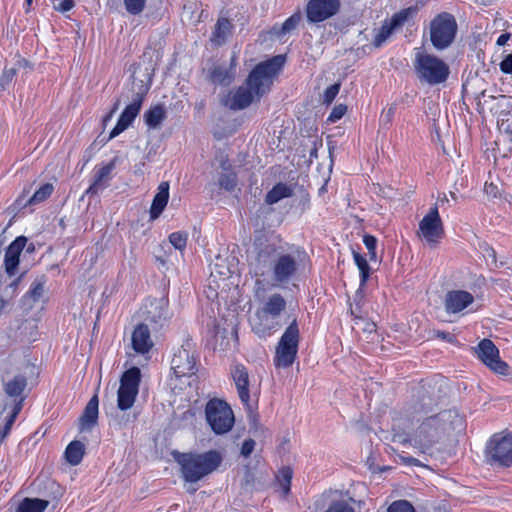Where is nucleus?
Returning <instances> with one entry per match:
<instances>
[{
    "mask_svg": "<svg viewBox=\"0 0 512 512\" xmlns=\"http://www.w3.org/2000/svg\"><path fill=\"white\" fill-rule=\"evenodd\" d=\"M117 406L120 410L131 408L136 400L138 391L119 386Z\"/></svg>",
    "mask_w": 512,
    "mask_h": 512,
    "instance_id": "36",
    "label": "nucleus"
},
{
    "mask_svg": "<svg viewBox=\"0 0 512 512\" xmlns=\"http://www.w3.org/2000/svg\"><path fill=\"white\" fill-rule=\"evenodd\" d=\"M196 364L195 344L186 339L173 355L171 370L177 378L192 376L197 371Z\"/></svg>",
    "mask_w": 512,
    "mask_h": 512,
    "instance_id": "11",
    "label": "nucleus"
},
{
    "mask_svg": "<svg viewBox=\"0 0 512 512\" xmlns=\"http://www.w3.org/2000/svg\"><path fill=\"white\" fill-rule=\"evenodd\" d=\"M484 193L486 194L487 197L491 198V199H496V198H499V197H504V195L502 194V192L500 191V189L498 188V186L492 182L488 183L486 182L485 185H484Z\"/></svg>",
    "mask_w": 512,
    "mask_h": 512,
    "instance_id": "49",
    "label": "nucleus"
},
{
    "mask_svg": "<svg viewBox=\"0 0 512 512\" xmlns=\"http://www.w3.org/2000/svg\"><path fill=\"white\" fill-rule=\"evenodd\" d=\"M219 185L221 188L232 191L237 185V176L233 172L223 173L219 178Z\"/></svg>",
    "mask_w": 512,
    "mask_h": 512,
    "instance_id": "43",
    "label": "nucleus"
},
{
    "mask_svg": "<svg viewBox=\"0 0 512 512\" xmlns=\"http://www.w3.org/2000/svg\"><path fill=\"white\" fill-rule=\"evenodd\" d=\"M474 302V296L465 290L448 291L444 299V307L448 314H457Z\"/></svg>",
    "mask_w": 512,
    "mask_h": 512,
    "instance_id": "20",
    "label": "nucleus"
},
{
    "mask_svg": "<svg viewBox=\"0 0 512 512\" xmlns=\"http://www.w3.org/2000/svg\"><path fill=\"white\" fill-rule=\"evenodd\" d=\"M299 341L300 331L297 320L294 318L276 345L273 359L276 368H288L292 366L297 357Z\"/></svg>",
    "mask_w": 512,
    "mask_h": 512,
    "instance_id": "6",
    "label": "nucleus"
},
{
    "mask_svg": "<svg viewBox=\"0 0 512 512\" xmlns=\"http://www.w3.org/2000/svg\"><path fill=\"white\" fill-rule=\"evenodd\" d=\"M285 309L286 300L281 294L274 293L270 295L257 315L265 322L271 320V323H266L264 327H254L255 332L265 335L266 330L268 334H271V331L279 329L281 324L274 320L278 318Z\"/></svg>",
    "mask_w": 512,
    "mask_h": 512,
    "instance_id": "12",
    "label": "nucleus"
},
{
    "mask_svg": "<svg viewBox=\"0 0 512 512\" xmlns=\"http://www.w3.org/2000/svg\"><path fill=\"white\" fill-rule=\"evenodd\" d=\"M340 90V84L335 83L327 87L324 91L323 102L327 105L331 104L333 100L336 98Z\"/></svg>",
    "mask_w": 512,
    "mask_h": 512,
    "instance_id": "46",
    "label": "nucleus"
},
{
    "mask_svg": "<svg viewBox=\"0 0 512 512\" xmlns=\"http://www.w3.org/2000/svg\"><path fill=\"white\" fill-rule=\"evenodd\" d=\"M485 459L488 464L500 467L512 465V433L495 434L485 448Z\"/></svg>",
    "mask_w": 512,
    "mask_h": 512,
    "instance_id": "10",
    "label": "nucleus"
},
{
    "mask_svg": "<svg viewBox=\"0 0 512 512\" xmlns=\"http://www.w3.org/2000/svg\"><path fill=\"white\" fill-rule=\"evenodd\" d=\"M504 199L512 204V187H509V191L504 193Z\"/></svg>",
    "mask_w": 512,
    "mask_h": 512,
    "instance_id": "60",
    "label": "nucleus"
},
{
    "mask_svg": "<svg viewBox=\"0 0 512 512\" xmlns=\"http://www.w3.org/2000/svg\"><path fill=\"white\" fill-rule=\"evenodd\" d=\"M413 67L420 82L437 85L449 76V66L439 57L427 53L423 48L415 49Z\"/></svg>",
    "mask_w": 512,
    "mask_h": 512,
    "instance_id": "4",
    "label": "nucleus"
},
{
    "mask_svg": "<svg viewBox=\"0 0 512 512\" xmlns=\"http://www.w3.org/2000/svg\"><path fill=\"white\" fill-rule=\"evenodd\" d=\"M283 64L284 57L281 55L257 64L249 73L243 85L230 90L223 96L222 105L230 110L239 111L246 109L254 102L260 101L269 92L272 79Z\"/></svg>",
    "mask_w": 512,
    "mask_h": 512,
    "instance_id": "2",
    "label": "nucleus"
},
{
    "mask_svg": "<svg viewBox=\"0 0 512 512\" xmlns=\"http://www.w3.org/2000/svg\"><path fill=\"white\" fill-rule=\"evenodd\" d=\"M231 375L234 380L239 399L249 411H252L253 406L250 403L248 370L243 365H236L232 370Z\"/></svg>",
    "mask_w": 512,
    "mask_h": 512,
    "instance_id": "21",
    "label": "nucleus"
},
{
    "mask_svg": "<svg viewBox=\"0 0 512 512\" xmlns=\"http://www.w3.org/2000/svg\"><path fill=\"white\" fill-rule=\"evenodd\" d=\"M301 21V14L294 13L289 18H287L284 23L281 25L279 32L277 33L279 36H283L292 30L296 29Z\"/></svg>",
    "mask_w": 512,
    "mask_h": 512,
    "instance_id": "39",
    "label": "nucleus"
},
{
    "mask_svg": "<svg viewBox=\"0 0 512 512\" xmlns=\"http://www.w3.org/2000/svg\"><path fill=\"white\" fill-rule=\"evenodd\" d=\"M27 237L18 236L12 241L5 251L4 265L5 271L9 276H13L16 273V269L19 265V257L23 249L27 244Z\"/></svg>",
    "mask_w": 512,
    "mask_h": 512,
    "instance_id": "22",
    "label": "nucleus"
},
{
    "mask_svg": "<svg viewBox=\"0 0 512 512\" xmlns=\"http://www.w3.org/2000/svg\"><path fill=\"white\" fill-rule=\"evenodd\" d=\"M255 447V441L251 438L246 439L241 446V455L244 457H249L253 452Z\"/></svg>",
    "mask_w": 512,
    "mask_h": 512,
    "instance_id": "50",
    "label": "nucleus"
},
{
    "mask_svg": "<svg viewBox=\"0 0 512 512\" xmlns=\"http://www.w3.org/2000/svg\"><path fill=\"white\" fill-rule=\"evenodd\" d=\"M352 254L354 262L360 271V287H363L370 276L371 269L366 258L363 255H361L355 250L352 251Z\"/></svg>",
    "mask_w": 512,
    "mask_h": 512,
    "instance_id": "38",
    "label": "nucleus"
},
{
    "mask_svg": "<svg viewBox=\"0 0 512 512\" xmlns=\"http://www.w3.org/2000/svg\"><path fill=\"white\" fill-rule=\"evenodd\" d=\"M501 72L512 74V54H508L499 64Z\"/></svg>",
    "mask_w": 512,
    "mask_h": 512,
    "instance_id": "51",
    "label": "nucleus"
},
{
    "mask_svg": "<svg viewBox=\"0 0 512 512\" xmlns=\"http://www.w3.org/2000/svg\"><path fill=\"white\" fill-rule=\"evenodd\" d=\"M510 38H511V34L510 33H508V32L507 33H503V34H501L498 37V39L496 41V44L498 46H504L510 40Z\"/></svg>",
    "mask_w": 512,
    "mask_h": 512,
    "instance_id": "56",
    "label": "nucleus"
},
{
    "mask_svg": "<svg viewBox=\"0 0 512 512\" xmlns=\"http://www.w3.org/2000/svg\"><path fill=\"white\" fill-rule=\"evenodd\" d=\"M144 319L152 324L162 327L171 318L169 301L166 297L149 298L143 308Z\"/></svg>",
    "mask_w": 512,
    "mask_h": 512,
    "instance_id": "17",
    "label": "nucleus"
},
{
    "mask_svg": "<svg viewBox=\"0 0 512 512\" xmlns=\"http://www.w3.org/2000/svg\"><path fill=\"white\" fill-rule=\"evenodd\" d=\"M256 256L251 263L256 275L264 276L270 272L281 254V247L275 242L258 240Z\"/></svg>",
    "mask_w": 512,
    "mask_h": 512,
    "instance_id": "13",
    "label": "nucleus"
},
{
    "mask_svg": "<svg viewBox=\"0 0 512 512\" xmlns=\"http://www.w3.org/2000/svg\"><path fill=\"white\" fill-rule=\"evenodd\" d=\"M417 234L419 238L424 239L429 245H436L443 237L444 227L436 205L431 207L429 212L420 221Z\"/></svg>",
    "mask_w": 512,
    "mask_h": 512,
    "instance_id": "14",
    "label": "nucleus"
},
{
    "mask_svg": "<svg viewBox=\"0 0 512 512\" xmlns=\"http://www.w3.org/2000/svg\"><path fill=\"white\" fill-rule=\"evenodd\" d=\"M120 99H117L113 105V108L111 109V112L114 114L118 109H119V106H120Z\"/></svg>",
    "mask_w": 512,
    "mask_h": 512,
    "instance_id": "63",
    "label": "nucleus"
},
{
    "mask_svg": "<svg viewBox=\"0 0 512 512\" xmlns=\"http://www.w3.org/2000/svg\"><path fill=\"white\" fill-rule=\"evenodd\" d=\"M394 113H395V109L393 107H390L387 112H386V118H387V122H390L392 117L394 116Z\"/></svg>",
    "mask_w": 512,
    "mask_h": 512,
    "instance_id": "61",
    "label": "nucleus"
},
{
    "mask_svg": "<svg viewBox=\"0 0 512 512\" xmlns=\"http://www.w3.org/2000/svg\"><path fill=\"white\" fill-rule=\"evenodd\" d=\"M315 507L322 512H355L364 509L365 503L355 500L347 491L327 490L316 500Z\"/></svg>",
    "mask_w": 512,
    "mask_h": 512,
    "instance_id": "7",
    "label": "nucleus"
},
{
    "mask_svg": "<svg viewBox=\"0 0 512 512\" xmlns=\"http://www.w3.org/2000/svg\"><path fill=\"white\" fill-rule=\"evenodd\" d=\"M14 401H15V406L13 408L12 414H15V418H16L22 409L24 397H20V399H17Z\"/></svg>",
    "mask_w": 512,
    "mask_h": 512,
    "instance_id": "57",
    "label": "nucleus"
},
{
    "mask_svg": "<svg viewBox=\"0 0 512 512\" xmlns=\"http://www.w3.org/2000/svg\"><path fill=\"white\" fill-rule=\"evenodd\" d=\"M456 33V20L448 12L439 13L430 22V40L436 50L448 48L453 43Z\"/></svg>",
    "mask_w": 512,
    "mask_h": 512,
    "instance_id": "8",
    "label": "nucleus"
},
{
    "mask_svg": "<svg viewBox=\"0 0 512 512\" xmlns=\"http://www.w3.org/2000/svg\"><path fill=\"white\" fill-rule=\"evenodd\" d=\"M188 234L183 231L173 232L169 235V242L177 250H184L187 245Z\"/></svg>",
    "mask_w": 512,
    "mask_h": 512,
    "instance_id": "40",
    "label": "nucleus"
},
{
    "mask_svg": "<svg viewBox=\"0 0 512 512\" xmlns=\"http://www.w3.org/2000/svg\"><path fill=\"white\" fill-rule=\"evenodd\" d=\"M49 505V501L39 498H24L15 512H44Z\"/></svg>",
    "mask_w": 512,
    "mask_h": 512,
    "instance_id": "34",
    "label": "nucleus"
},
{
    "mask_svg": "<svg viewBox=\"0 0 512 512\" xmlns=\"http://www.w3.org/2000/svg\"><path fill=\"white\" fill-rule=\"evenodd\" d=\"M233 25L228 18L220 17L216 24L214 31L210 37V41L215 46H222L232 34Z\"/></svg>",
    "mask_w": 512,
    "mask_h": 512,
    "instance_id": "27",
    "label": "nucleus"
},
{
    "mask_svg": "<svg viewBox=\"0 0 512 512\" xmlns=\"http://www.w3.org/2000/svg\"><path fill=\"white\" fill-rule=\"evenodd\" d=\"M340 9V0H309L305 13L309 23H319L337 15Z\"/></svg>",
    "mask_w": 512,
    "mask_h": 512,
    "instance_id": "16",
    "label": "nucleus"
},
{
    "mask_svg": "<svg viewBox=\"0 0 512 512\" xmlns=\"http://www.w3.org/2000/svg\"><path fill=\"white\" fill-rule=\"evenodd\" d=\"M292 479V470L284 467L279 471L278 481L284 494L289 493Z\"/></svg>",
    "mask_w": 512,
    "mask_h": 512,
    "instance_id": "42",
    "label": "nucleus"
},
{
    "mask_svg": "<svg viewBox=\"0 0 512 512\" xmlns=\"http://www.w3.org/2000/svg\"><path fill=\"white\" fill-rule=\"evenodd\" d=\"M28 66L27 60L18 58L12 67L5 66L0 76V91H4L11 84L18 70Z\"/></svg>",
    "mask_w": 512,
    "mask_h": 512,
    "instance_id": "31",
    "label": "nucleus"
},
{
    "mask_svg": "<svg viewBox=\"0 0 512 512\" xmlns=\"http://www.w3.org/2000/svg\"><path fill=\"white\" fill-rule=\"evenodd\" d=\"M166 108L163 104H156L145 111L143 118L149 129H158L166 119Z\"/></svg>",
    "mask_w": 512,
    "mask_h": 512,
    "instance_id": "28",
    "label": "nucleus"
},
{
    "mask_svg": "<svg viewBox=\"0 0 512 512\" xmlns=\"http://www.w3.org/2000/svg\"><path fill=\"white\" fill-rule=\"evenodd\" d=\"M436 336L441 339H444L448 342H452L454 340V336H452L450 333L444 332V331H437Z\"/></svg>",
    "mask_w": 512,
    "mask_h": 512,
    "instance_id": "58",
    "label": "nucleus"
},
{
    "mask_svg": "<svg viewBox=\"0 0 512 512\" xmlns=\"http://www.w3.org/2000/svg\"><path fill=\"white\" fill-rule=\"evenodd\" d=\"M125 9L130 15L141 14L146 7V0H123Z\"/></svg>",
    "mask_w": 512,
    "mask_h": 512,
    "instance_id": "41",
    "label": "nucleus"
},
{
    "mask_svg": "<svg viewBox=\"0 0 512 512\" xmlns=\"http://www.w3.org/2000/svg\"><path fill=\"white\" fill-rule=\"evenodd\" d=\"M116 159H113L108 164L99 168L94 175L93 183L86 190L85 194L88 196H95L100 191L104 190L109 185V181L112 179V171L115 168Z\"/></svg>",
    "mask_w": 512,
    "mask_h": 512,
    "instance_id": "23",
    "label": "nucleus"
},
{
    "mask_svg": "<svg viewBox=\"0 0 512 512\" xmlns=\"http://www.w3.org/2000/svg\"><path fill=\"white\" fill-rule=\"evenodd\" d=\"M363 243L368 250L369 258L371 261L376 260V245L377 239L372 235H365L363 237Z\"/></svg>",
    "mask_w": 512,
    "mask_h": 512,
    "instance_id": "45",
    "label": "nucleus"
},
{
    "mask_svg": "<svg viewBox=\"0 0 512 512\" xmlns=\"http://www.w3.org/2000/svg\"><path fill=\"white\" fill-rule=\"evenodd\" d=\"M140 379V369L138 367H132L123 373L120 386L138 391Z\"/></svg>",
    "mask_w": 512,
    "mask_h": 512,
    "instance_id": "35",
    "label": "nucleus"
},
{
    "mask_svg": "<svg viewBox=\"0 0 512 512\" xmlns=\"http://www.w3.org/2000/svg\"><path fill=\"white\" fill-rule=\"evenodd\" d=\"M169 187V182L167 181H163L159 184L149 212L152 220L157 219L165 209L169 200Z\"/></svg>",
    "mask_w": 512,
    "mask_h": 512,
    "instance_id": "25",
    "label": "nucleus"
},
{
    "mask_svg": "<svg viewBox=\"0 0 512 512\" xmlns=\"http://www.w3.org/2000/svg\"><path fill=\"white\" fill-rule=\"evenodd\" d=\"M433 400L431 397L424 396L409 404L405 410L402 420L413 423L420 422L413 434L403 440L410 442L421 453H429L432 447L440 440V438L455 430L464 428V420L457 410L449 409L434 415H429L432 411Z\"/></svg>",
    "mask_w": 512,
    "mask_h": 512,
    "instance_id": "1",
    "label": "nucleus"
},
{
    "mask_svg": "<svg viewBox=\"0 0 512 512\" xmlns=\"http://www.w3.org/2000/svg\"><path fill=\"white\" fill-rule=\"evenodd\" d=\"M298 262L294 255L282 253L270 270L273 280L277 283H288L298 271Z\"/></svg>",
    "mask_w": 512,
    "mask_h": 512,
    "instance_id": "18",
    "label": "nucleus"
},
{
    "mask_svg": "<svg viewBox=\"0 0 512 512\" xmlns=\"http://www.w3.org/2000/svg\"><path fill=\"white\" fill-rule=\"evenodd\" d=\"M223 456L217 450L204 453H183L177 458L181 474L186 482L194 483L215 471L222 463Z\"/></svg>",
    "mask_w": 512,
    "mask_h": 512,
    "instance_id": "3",
    "label": "nucleus"
},
{
    "mask_svg": "<svg viewBox=\"0 0 512 512\" xmlns=\"http://www.w3.org/2000/svg\"><path fill=\"white\" fill-rule=\"evenodd\" d=\"M235 59H232L231 66L225 68L222 66L214 67L210 72V80L219 85H229L235 78Z\"/></svg>",
    "mask_w": 512,
    "mask_h": 512,
    "instance_id": "29",
    "label": "nucleus"
},
{
    "mask_svg": "<svg viewBox=\"0 0 512 512\" xmlns=\"http://www.w3.org/2000/svg\"><path fill=\"white\" fill-rule=\"evenodd\" d=\"M44 293V283L43 282H34L27 292V296L33 299L34 302L39 301Z\"/></svg>",
    "mask_w": 512,
    "mask_h": 512,
    "instance_id": "47",
    "label": "nucleus"
},
{
    "mask_svg": "<svg viewBox=\"0 0 512 512\" xmlns=\"http://www.w3.org/2000/svg\"><path fill=\"white\" fill-rule=\"evenodd\" d=\"M120 5H121V0H107L106 1V8L110 12H117L119 10Z\"/></svg>",
    "mask_w": 512,
    "mask_h": 512,
    "instance_id": "54",
    "label": "nucleus"
},
{
    "mask_svg": "<svg viewBox=\"0 0 512 512\" xmlns=\"http://www.w3.org/2000/svg\"><path fill=\"white\" fill-rule=\"evenodd\" d=\"M19 282H20V278H18V279H16V280H14V281L10 284V286H11L12 288L16 289V288H17V286H18V284H19Z\"/></svg>",
    "mask_w": 512,
    "mask_h": 512,
    "instance_id": "64",
    "label": "nucleus"
},
{
    "mask_svg": "<svg viewBox=\"0 0 512 512\" xmlns=\"http://www.w3.org/2000/svg\"><path fill=\"white\" fill-rule=\"evenodd\" d=\"M411 13V8L403 9L398 13H395L390 20L384 21L382 26L375 33L372 42L373 46L376 48L381 47L392 35L394 30L401 27L408 20Z\"/></svg>",
    "mask_w": 512,
    "mask_h": 512,
    "instance_id": "19",
    "label": "nucleus"
},
{
    "mask_svg": "<svg viewBox=\"0 0 512 512\" xmlns=\"http://www.w3.org/2000/svg\"><path fill=\"white\" fill-rule=\"evenodd\" d=\"M113 113L110 111L107 115L103 118V124L106 125L113 117Z\"/></svg>",
    "mask_w": 512,
    "mask_h": 512,
    "instance_id": "62",
    "label": "nucleus"
},
{
    "mask_svg": "<svg viewBox=\"0 0 512 512\" xmlns=\"http://www.w3.org/2000/svg\"><path fill=\"white\" fill-rule=\"evenodd\" d=\"M293 194L292 188L285 183H277L265 197V202L269 205L275 204L284 198H289Z\"/></svg>",
    "mask_w": 512,
    "mask_h": 512,
    "instance_id": "32",
    "label": "nucleus"
},
{
    "mask_svg": "<svg viewBox=\"0 0 512 512\" xmlns=\"http://www.w3.org/2000/svg\"><path fill=\"white\" fill-rule=\"evenodd\" d=\"M301 205H302V211H306L310 208V199L308 196H305L302 200H301Z\"/></svg>",
    "mask_w": 512,
    "mask_h": 512,
    "instance_id": "59",
    "label": "nucleus"
},
{
    "mask_svg": "<svg viewBox=\"0 0 512 512\" xmlns=\"http://www.w3.org/2000/svg\"><path fill=\"white\" fill-rule=\"evenodd\" d=\"M205 417L212 431L217 435L229 432L235 422L231 407L225 401L216 398L207 402Z\"/></svg>",
    "mask_w": 512,
    "mask_h": 512,
    "instance_id": "9",
    "label": "nucleus"
},
{
    "mask_svg": "<svg viewBox=\"0 0 512 512\" xmlns=\"http://www.w3.org/2000/svg\"><path fill=\"white\" fill-rule=\"evenodd\" d=\"M475 352L478 358L494 373L499 375H507L509 371L508 364L500 359L499 349L487 338L482 339Z\"/></svg>",
    "mask_w": 512,
    "mask_h": 512,
    "instance_id": "15",
    "label": "nucleus"
},
{
    "mask_svg": "<svg viewBox=\"0 0 512 512\" xmlns=\"http://www.w3.org/2000/svg\"><path fill=\"white\" fill-rule=\"evenodd\" d=\"M386 512H416L414 506L407 500L392 502Z\"/></svg>",
    "mask_w": 512,
    "mask_h": 512,
    "instance_id": "44",
    "label": "nucleus"
},
{
    "mask_svg": "<svg viewBox=\"0 0 512 512\" xmlns=\"http://www.w3.org/2000/svg\"><path fill=\"white\" fill-rule=\"evenodd\" d=\"M149 91V87L141 79L132 77L131 87L129 92L132 93V102L128 104L122 111L115 127L109 134V140L115 138L123 131H125L134 121L139 114L143 101Z\"/></svg>",
    "mask_w": 512,
    "mask_h": 512,
    "instance_id": "5",
    "label": "nucleus"
},
{
    "mask_svg": "<svg viewBox=\"0 0 512 512\" xmlns=\"http://www.w3.org/2000/svg\"><path fill=\"white\" fill-rule=\"evenodd\" d=\"M27 386V380L23 375H16L13 379L4 383L6 395L14 400L20 399Z\"/></svg>",
    "mask_w": 512,
    "mask_h": 512,
    "instance_id": "30",
    "label": "nucleus"
},
{
    "mask_svg": "<svg viewBox=\"0 0 512 512\" xmlns=\"http://www.w3.org/2000/svg\"><path fill=\"white\" fill-rule=\"evenodd\" d=\"M53 191V185L51 183H45L34 192L24 205H36L42 203L51 196Z\"/></svg>",
    "mask_w": 512,
    "mask_h": 512,
    "instance_id": "37",
    "label": "nucleus"
},
{
    "mask_svg": "<svg viewBox=\"0 0 512 512\" xmlns=\"http://www.w3.org/2000/svg\"><path fill=\"white\" fill-rule=\"evenodd\" d=\"M85 446L80 441H72L68 444L65 450V457L69 464L76 466L78 465L84 456Z\"/></svg>",
    "mask_w": 512,
    "mask_h": 512,
    "instance_id": "33",
    "label": "nucleus"
},
{
    "mask_svg": "<svg viewBox=\"0 0 512 512\" xmlns=\"http://www.w3.org/2000/svg\"><path fill=\"white\" fill-rule=\"evenodd\" d=\"M347 112V106L345 104H338L332 109L328 121L335 123L340 120Z\"/></svg>",
    "mask_w": 512,
    "mask_h": 512,
    "instance_id": "48",
    "label": "nucleus"
},
{
    "mask_svg": "<svg viewBox=\"0 0 512 512\" xmlns=\"http://www.w3.org/2000/svg\"><path fill=\"white\" fill-rule=\"evenodd\" d=\"M75 6L73 0H61L56 10L62 13L70 11Z\"/></svg>",
    "mask_w": 512,
    "mask_h": 512,
    "instance_id": "53",
    "label": "nucleus"
},
{
    "mask_svg": "<svg viewBox=\"0 0 512 512\" xmlns=\"http://www.w3.org/2000/svg\"><path fill=\"white\" fill-rule=\"evenodd\" d=\"M15 414H11L9 418L6 421V424L3 428V430L0 432V443L3 441V439L9 434L11 427L15 421Z\"/></svg>",
    "mask_w": 512,
    "mask_h": 512,
    "instance_id": "52",
    "label": "nucleus"
},
{
    "mask_svg": "<svg viewBox=\"0 0 512 512\" xmlns=\"http://www.w3.org/2000/svg\"><path fill=\"white\" fill-rule=\"evenodd\" d=\"M131 340L134 351L139 354L148 353L153 347V341L148 326L143 323L135 327Z\"/></svg>",
    "mask_w": 512,
    "mask_h": 512,
    "instance_id": "24",
    "label": "nucleus"
},
{
    "mask_svg": "<svg viewBox=\"0 0 512 512\" xmlns=\"http://www.w3.org/2000/svg\"><path fill=\"white\" fill-rule=\"evenodd\" d=\"M98 396L94 395L87 403L84 412L79 420L80 430H90L97 424L98 420Z\"/></svg>",
    "mask_w": 512,
    "mask_h": 512,
    "instance_id": "26",
    "label": "nucleus"
},
{
    "mask_svg": "<svg viewBox=\"0 0 512 512\" xmlns=\"http://www.w3.org/2000/svg\"><path fill=\"white\" fill-rule=\"evenodd\" d=\"M400 459L403 464L410 465V466H420L421 463L418 459L410 456H400Z\"/></svg>",
    "mask_w": 512,
    "mask_h": 512,
    "instance_id": "55",
    "label": "nucleus"
}]
</instances>
